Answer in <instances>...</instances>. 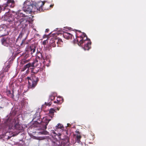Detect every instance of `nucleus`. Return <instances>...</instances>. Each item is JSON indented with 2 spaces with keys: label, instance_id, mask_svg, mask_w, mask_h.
Segmentation results:
<instances>
[{
  "label": "nucleus",
  "instance_id": "11",
  "mask_svg": "<svg viewBox=\"0 0 146 146\" xmlns=\"http://www.w3.org/2000/svg\"><path fill=\"white\" fill-rule=\"evenodd\" d=\"M36 48V46L35 45L32 44L28 46L27 51L32 55L33 53L35 52Z\"/></svg>",
  "mask_w": 146,
  "mask_h": 146
},
{
  "label": "nucleus",
  "instance_id": "13",
  "mask_svg": "<svg viewBox=\"0 0 146 146\" xmlns=\"http://www.w3.org/2000/svg\"><path fill=\"white\" fill-rule=\"evenodd\" d=\"M0 33H1V36H5L8 34V32L3 26H0Z\"/></svg>",
  "mask_w": 146,
  "mask_h": 146
},
{
  "label": "nucleus",
  "instance_id": "38",
  "mask_svg": "<svg viewBox=\"0 0 146 146\" xmlns=\"http://www.w3.org/2000/svg\"><path fill=\"white\" fill-rule=\"evenodd\" d=\"M45 104H46L47 106H48V104H46V103H45Z\"/></svg>",
  "mask_w": 146,
  "mask_h": 146
},
{
  "label": "nucleus",
  "instance_id": "30",
  "mask_svg": "<svg viewBox=\"0 0 146 146\" xmlns=\"http://www.w3.org/2000/svg\"><path fill=\"white\" fill-rule=\"evenodd\" d=\"M54 6V4H52L50 5V7L52 8Z\"/></svg>",
  "mask_w": 146,
  "mask_h": 146
},
{
  "label": "nucleus",
  "instance_id": "35",
  "mask_svg": "<svg viewBox=\"0 0 146 146\" xmlns=\"http://www.w3.org/2000/svg\"><path fill=\"white\" fill-rule=\"evenodd\" d=\"M56 101H54V103H56Z\"/></svg>",
  "mask_w": 146,
  "mask_h": 146
},
{
  "label": "nucleus",
  "instance_id": "42",
  "mask_svg": "<svg viewBox=\"0 0 146 146\" xmlns=\"http://www.w3.org/2000/svg\"><path fill=\"white\" fill-rule=\"evenodd\" d=\"M79 32H81L80 31H79Z\"/></svg>",
  "mask_w": 146,
  "mask_h": 146
},
{
  "label": "nucleus",
  "instance_id": "31",
  "mask_svg": "<svg viewBox=\"0 0 146 146\" xmlns=\"http://www.w3.org/2000/svg\"><path fill=\"white\" fill-rule=\"evenodd\" d=\"M49 31V29H46L45 31L46 32H48Z\"/></svg>",
  "mask_w": 146,
  "mask_h": 146
},
{
  "label": "nucleus",
  "instance_id": "40",
  "mask_svg": "<svg viewBox=\"0 0 146 146\" xmlns=\"http://www.w3.org/2000/svg\"><path fill=\"white\" fill-rule=\"evenodd\" d=\"M1 12V11L0 10V13Z\"/></svg>",
  "mask_w": 146,
  "mask_h": 146
},
{
  "label": "nucleus",
  "instance_id": "25",
  "mask_svg": "<svg viewBox=\"0 0 146 146\" xmlns=\"http://www.w3.org/2000/svg\"><path fill=\"white\" fill-rule=\"evenodd\" d=\"M62 127H63V126L61 124L59 123H58L57 125H56V129H62Z\"/></svg>",
  "mask_w": 146,
  "mask_h": 146
},
{
  "label": "nucleus",
  "instance_id": "23",
  "mask_svg": "<svg viewBox=\"0 0 146 146\" xmlns=\"http://www.w3.org/2000/svg\"><path fill=\"white\" fill-rule=\"evenodd\" d=\"M10 66L9 65H8L5 68H3V70H4L5 72H7L8 71L9 69L10 68Z\"/></svg>",
  "mask_w": 146,
  "mask_h": 146
},
{
  "label": "nucleus",
  "instance_id": "8",
  "mask_svg": "<svg viewBox=\"0 0 146 146\" xmlns=\"http://www.w3.org/2000/svg\"><path fill=\"white\" fill-rule=\"evenodd\" d=\"M27 9L26 11H28L29 12H35L37 11L36 7L34 3L32 5L31 4L29 3L27 5V6L25 7Z\"/></svg>",
  "mask_w": 146,
  "mask_h": 146
},
{
  "label": "nucleus",
  "instance_id": "5",
  "mask_svg": "<svg viewBox=\"0 0 146 146\" xmlns=\"http://www.w3.org/2000/svg\"><path fill=\"white\" fill-rule=\"evenodd\" d=\"M29 84L28 87L29 88H34L36 85L39 79L37 77L33 76L31 77H27V78Z\"/></svg>",
  "mask_w": 146,
  "mask_h": 146
},
{
  "label": "nucleus",
  "instance_id": "20",
  "mask_svg": "<svg viewBox=\"0 0 146 146\" xmlns=\"http://www.w3.org/2000/svg\"><path fill=\"white\" fill-rule=\"evenodd\" d=\"M36 58H37V60H40V59H42L44 60V58L43 56L42 53L40 52H37L36 54Z\"/></svg>",
  "mask_w": 146,
  "mask_h": 146
},
{
  "label": "nucleus",
  "instance_id": "34",
  "mask_svg": "<svg viewBox=\"0 0 146 146\" xmlns=\"http://www.w3.org/2000/svg\"><path fill=\"white\" fill-rule=\"evenodd\" d=\"M69 125H70V124H68V123L67 124V125H68V126H69Z\"/></svg>",
  "mask_w": 146,
  "mask_h": 146
},
{
  "label": "nucleus",
  "instance_id": "24",
  "mask_svg": "<svg viewBox=\"0 0 146 146\" xmlns=\"http://www.w3.org/2000/svg\"><path fill=\"white\" fill-rule=\"evenodd\" d=\"M6 74V72H5L4 70H2L1 73L0 74L1 77L2 78H3L5 76V75Z\"/></svg>",
  "mask_w": 146,
  "mask_h": 146
},
{
  "label": "nucleus",
  "instance_id": "3",
  "mask_svg": "<svg viewBox=\"0 0 146 146\" xmlns=\"http://www.w3.org/2000/svg\"><path fill=\"white\" fill-rule=\"evenodd\" d=\"M4 123L5 125L8 126L10 129L19 130L22 129L21 126L19 124V120L18 118L13 119L10 116L4 120Z\"/></svg>",
  "mask_w": 146,
  "mask_h": 146
},
{
  "label": "nucleus",
  "instance_id": "12",
  "mask_svg": "<svg viewBox=\"0 0 146 146\" xmlns=\"http://www.w3.org/2000/svg\"><path fill=\"white\" fill-rule=\"evenodd\" d=\"M56 38H53L50 39L49 43V45L48 47L49 50L51 49L52 46L54 47L56 46Z\"/></svg>",
  "mask_w": 146,
  "mask_h": 146
},
{
  "label": "nucleus",
  "instance_id": "39",
  "mask_svg": "<svg viewBox=\"0 0 146 146\" xmlns=\"http://www.w3.org/2000/svg\"><path fill=\"white\" fill-rule=\"evenodd\" d=\"M2 108L1 107H0V109L1 108Z\"/></svg>",
  "mask_w": 146,
  "mask_h": 146
},
{
  "label": "nucleus",
  "instance_id": "33",
  "mask_svg": "<svg viewBox=\"0 0 146 146\" xmlns=\"http://www.w3.org/2000/svg\"><path fill=\"white\" fill-rule=\"evenodd\" d=\"M57 101L58 103H60V100H58V99H57Z\"/></svg>",
  "mask_w": 146,
  "mask_h": 146
},
{
  "label": "nucleus",
  "instance_id": "27",
  "mask_svg": "<svg viewBox=\"0 0 146 146\" xmlns=\"http://www.w3.org/2000/svg\"><path fill=\"white\" fill-rule=\"evenodd\" d=\"M48 42V41H47V40H44L43 42H42V45H45L46 44H47V43Z\"/></svg>",
  "mask_w": 146,
  "mask_h": 146
},
{
  "label": "nucleus",
  "instance_id": "26",
  "mask_svg": "<svg viewBox=\"0 0 146 146\" xmlns=\"http://www.w3.org/2000/svg\"><path fill=\"white\" fill-rule=\"evenodd\" d=\"M52 146H59V145L55 142H52Z\"/></svg>",
  "mask_w": 146,
  "mask_h": 146
},
{
  "label": "nucleus",
  "instance_id": "37",
  "mask_svg": "<svg viewBox=\"0 0 146 146\" xmlns=\"http://www.w3.org/2000/svg\"><path fill=\"white\" fill-rule=\"evenodd\" d=\"M16 135H15L14 134H13V136H16Z\"/></svg>",
  "mask_w": 146,
  "mask_h": 146
},
{
  "label": "nucleus",
  "instance_id": "28",
  "mask_svg": "<svg viewBox=\"0 0 146 146\" xmlns=\"http://www.w3.org/2000/svg\"><path fill=\"white\" fill-rule=\"evenodd\" d=\"M81 137L80 135H78L76 136V139L78 141H79L81 139Z\"/></svg>",
  "mask_w": 146,
  "mask_h": 146
},
{
  "label": "nucleus",
  "instance_id": "6",
  "mask_svg": "<svg viewBox=\"0 0 146 146\" xmlns=\"http://www.w3.org/2000/svg\"><path fill=\"white\" fill-rule=\"evenodd\" d=\"M1 41L2 44L6 46L12 47L14 45V42L12 39L8 37L2 38Z\"/></svg>",
  "mask_w": 146,
  "mask_h": 146
},
{
  "label": "nucleus",
  "instance_id": "22",
  "mask_svg": "<svg viewBox=\"0 0 146 146\" xmlns=\"http://www.w3.org/2000/svg\"><path fill=\"white\" fill-rule=\"evenodd\" d=\"M7 94L8 96L10 97L11 98H13L14 97L13 94H11L10 90H8L7 92Z\"/></svg>",
  "mask_w": 146,
  "mask_h": 146
},
{
  "label": "nucleus",
  "instance_id": "1",
  "mask_svg": "<svg viewBox=\"0 0 146 146\" xmlns=\"http://www.w3.org/2000/svg\"><path fill=\"white\" fill-rule=\"evenodd\" d=\"M48 117H46L41 119L40 117V113L38 111H36L34 115L33 120L35 121L36 127H38V129L42 130V131L39 132L41 134H46L47 132L45 130L46 129V126L49 122L51 120Z\"/></svg>",
  "mask_w": 146,
  "mask_h": 146
},
{
  "label": "nucleus",
  "instance_id": "4",
  "mask_svg": "<svg viewBox=\"0 0 146 146\" xmlns=\"http://www.w3.org/2000/svg\"><path fill=\"white\" fill-rule=\"evenodd\" d=\"M29 22L27 19L26 18V22L25 24L22 25H21V24H19V25L17 26L20 28H22V29L18 37V38H21L25 34H26L27 35H28L29 34V32L27 27Z\"/></svg>",
  "mask_w": 146,
  "mask_h": 146
},
{
  "label": "nucleus",
  "instance_id": "21",
  "mask_svg": "<svg viewBox=\"0 0 146 146\" xmlns=\"http://www.w3.org/2000/svg\"><path fill=\"white\" fill-rule=\"evenodd\" d=\"M7 3L8 5H12L13 7L14 6L15 2L13 0H8Z\"/></svg>",
  "mask_w": 146,
  "mask_h": 146
},
{
  "label": "nucleus",
  "instance_id": "36",
  "mask_svg": "<svg viewBox=\"0 0 146 146\" xmlns=\"http://www.w3.org/2000/svg\"><path fill=\"white\" fill-rule=\"evenodd\" d=\"M50 2H52V0H50Z\"/></svg>",
  "mask_w": 146,
  "mask_h": 146
},
{
  "label": "nucleus",
  "instance_id": "32",
  "mask_svg": "<svg viewBox=\"0 0 146 146\" xmlns=\"http://www.w3.org/2000/svg\"><path fill=\"white\" fill-rule=\"evenodd\" d=\"M25 41V40L24 39L22 41V42L21 43V44H23L24 43V42Z\"/></svg>",
  "mask_w": 146,
  "mask_h": 146
},
{
  "label": "nucleus",
  "instance_id": "14",
  "mask_svg": "<svg viewBox=\"0 0 146 146\" xmlns=\"http://www.w3.org/2000/svg\"><path fill=\"white\" fill-rule=\"evenodd\" d=\"M33 68V67L32 63H29L25 65L22 68V71H24L27 68L32 69Z\"/></svg>",
  "mask_w": 146,
  "mask_h": 146
},
{
  "label": "nucleus",
  "instance_id": "15",
  "mask_svg": "<svg viewBox=\"0 0 146 146\" xmlns=\"http://www.w3.org/2000/svg\"><path fill=\"white\" fill-rule=\"evenodd\" d=\"M64 37L67 39H70L72 38V34L67 32H64L63 34Z\"/></svg>",
  "mask_w": 146,
  "mask_h": 146
},
{
  "label": "nucleus",
  "instance_id": "2",
  "mask_svg": "<svg viewBox=\"0 0 146 146\" xmlns=\"http://www.w3.org/2000/svg\"><path fill=\"white\" fill-rule=\"evenodd\" d=\"M26 17L25 14L18 12L16 13L14 16L9 14L5 15L3 19L4 20L10 23L14 21L15 25L17 26L19 25V24L22 25L25 24L26 22V18L25 17Z\"/></svg>",
  "mask_w": 146,
  "mask_h": 146
},
{
  "label": "nucleus",
  "instance_id": "41",
  "mask_svg": "<svg viewBox=\"0 0 146 146\" xmlns=\"http://www.w3.org/2000/svg\"><path fill=\"white\" fill-rule=\"evenodd\" d=\"M18 133H17V135H17L18 134Z\"/></svg>",
  "mask_w": 146,
  "mask_h": 146
},
{
  "label": "nucleus",
  "instance_id": "16",
  "mask_svg": "<svg viewBox=\"0 0 146 146\" xmlns=\"http://www.w3.org/2000/svg\"><path fill=\"white\" fill-rule=\"evenodd\" d=\"M56 42L57 44V46L61 47L63 45V42L60 38H56Z\"/></svg>",
  "mask_w": 146,
  "mask_h": 146
},
{
  "label": "nucleus",
  "instance_id": "43",
  "mask_svg": "<svg viewBox=\"0 0 146 146\" xmlns=\"http://www.w3.org/2000/svg\"><path fill=\"white\" fill-rule=\"evenodd\" d=\"M53 97L54 98V97Z\"/></svg>",
  "mask_w": 146,
  "mask_h": 146
},
{
  "label": "nucleus",
  "instance_id": "7",
  "mask_svg": "<svg viewBox=\"0 0 146 146\" xmlns=\"http://www.w3.org/2000/svg\"><path fill=\"white\" fill-rule=\"evenodd\" d=\"M90 40L88 38L86 34L84 33H83L82 35L81 36L77 37L76 41L78 42V45L81 46L82 44L84 43V40Z\"/></svg>",
  "mask_w": 146,
  "mask_h": 146
},
{
  "label": "nucleus",
  "instance_id": "17",
  "mask_svg": "<svg viewBox=\"0 0 146 146\" xmlns=\"http://www.w3.org/2000/svg\"><path fill=\"white\" fill-rule=\"evenodd\" d=\"M39 71H41L40 68H39L38 67V68L35 67H33V68L32 69L31 72L34 74H36L38 72H39Z\"/></svg>",
  "mask_w": 146,
  "mask_h": 146
},
{
  "label": "nucleus",
  "instance_id": "10",
  "mask_svg": "<svg viewBox=\"0 0 146 146\" xmlns=\"http://www.w3.org/2000/svg\"><path fill=\"white\" fill-rule=\"evenodd\" d=\"M84 46L83 48L85 50H89L91 48V42L90 40H84Z\"/></svg>",
  "mask_w": 146,
  "mask_h": 146
},
{
  "label": "nucleus",
  "instance_id": "19",
  "mask_svg": "<svg viewBox=\"0 0 146 146\" xmlns=\"http://www.w3.org/2000/svg\"><path fill=\"white\" fill-rule=\"evenodd\" d=\"M40 61L37 59H36L32 63L33 67H36L38 66Z\"/></svg>",
  "mask_w": 146,
  "mask_h": 146
},
{
  "label": "nucleus",
  "instance_id": "29",
  "mask_svg": "<svg viewBox=\"0 0 146 146\" xmlns=\"http://www.w3.org/2000/svg\"><path fill=\"white\" fill-rule=\"evenodd\" d=\"M27 62V60H23L22 61V63L23 64H25Z\"/></svg>",
  "mask_w": 146,
  "mask_h": 146
},
{
  "label": "nucleus",
  "instance_id": "18",
  "mask_svg": "<svg viewBox=\"0 0 146 146\" xmlns=\"http://www.w3.org/2000/svg\"><path fill=\"white\" fill-rule=\"evenodd\" d=\"M60 109V108L59 107H55L53 108H51L50 110L49 111V113L51 114H53L54 112H56L57 110L58 111Z\"/></svg>",
  "mask_w": 146,
  "mask_h": 146
},
{
  "label": "nucleus",
  "instance_id": "9",
  "mask_svg": "<svg viewBox=\"0 0 146 146\" xmlns=\"http://www.w3.org/2000/svg\"><path fill=\"white\" fill-rule=\"evenodd\" d=\"M46 1H39L37 3H35V4L36 7V10H38L40 12L42 11L43 9L42 7L44 5L45 2Z\"/></svg>",
  "mask_w": 146,
  "mask_h": 146
}]
</instances>
